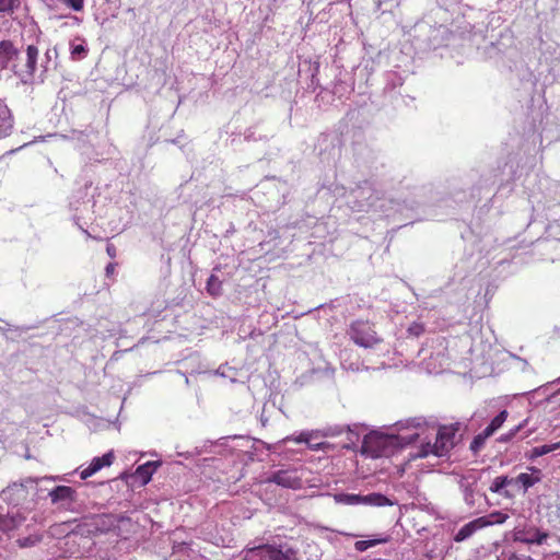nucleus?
Here are the masks:
<instances>
[{"mask_svg":"<svg viewBox=\"0 0 560 560\" xmlns=\"http://www.w3.org/2000/svg\"><path fill=\"white\" fill-rule=\"evenodd\" d=\"M485 517H486V522H488V526H490L493 524L504 523L509 516H508V514L502 513V512H492L491 514H489L488 516H485Z\"/></svg>","mask_w":560,"mask_h":560,"instance_id":"nucleus-26","label":"nucleus"},{"mask_svg":"<svg viewBox=\"0 0 560 560\" xmlns=\"http://www.w3.org/2000/svg\"><path fill=\"white\" fill-rule=\"evenodd\" d=\"M491 435H486V431L477 434L469 445L470 451L477 454L483 447L486 440Z\"/></svg>","mask_w":560,"mask_h":560,"instance_id":"nucleus-23","label":"nucleus"},{"mask_svg":"<svg viewBox=\"0 0 560 560\" xmlns=\"http://www.w3.org/2000/svg\"><path fill=\"white\" fill-rule=\"evenodd\" d=\"M40 540H42V536L40 535H30V536L24 537V538H19L16 540V544L21 548H27V547L35 546Z\"/></svg>","mask_w":560,"mask_h":560,"instance_id":"nucleus-25","label":"nucleus"},{"mask_svg":"<svg viewBox=\"0 0 560 560\" xmlns=\"http://www.w3.org/2000/svg\"><path fill=\"white\" fill-rule=\"evenodd\" d=\"M513 479H514L513 485H522L524 490H527L528 488L533 487L536 482L539 481V478L533 477L532 475L526 474V472H522L516 478H513Z\"/></svg>","mask_w":560,"mask_h":560,"instance_id":"nucleus-22","label":"nucleus"},{"mask_svg":"<svg viewBox=\"0 0 560 560\" xmlns=\"http://www.w3.org/2000/svg\"><path fill=\"white\" fill-rule=\"evenodd\" d=\"M508 418V411L502 410L498 416H495L491 422L487 425V428L483 430L486 431V435H492L495 431H498L503 423L505 422Z\"/></svg>","mask_w":560,"mask_h":560,"instance_id":"nucleus-15","label":"nucleus"},{"mask_svg":"<svg viewBox=\"0 0 560 560\" xmlns=\"http://www.w3.org/2000/svg\"><path fill=\"white\" fill-rule=\"evenodd\" d=\"M14 118L11 109L3 98H0V140L12 133Z\"/></svg>","mask_w":560,"mask_h":560,"instance_id":"nucleus-9","label":"nucleus"},{"mask_svg":"<svg viewBox=\"0 0 560 560\" xmlns=\"http://www.w3.org/2000/svg\"><path fill=\"white\" fill-rule=\"evenodd\" d=\"M559 448H560V442L549 444V445L546 444V445L535 447L534 454L537 456H542V455H546V454H548L552 451L559 450Z\"/></svg>","mask_w":560,"mask_h":560,"instance_id":"nucleus-27","label":"nucleus"},{"mask_svg":"<svg viewBox=\"0 0 560 560\" xmlns=\"http://www.w3.org/2000/svg\"><path fill=\"white\" fill-rule=\"evenodd\" d=\"M59 1L77 12L82 11L84 8V0H59Z\"/></svg>","mask_w":560,"mask_h":560,"instance_id":"nucleus-28","label":"nucleus"},{"mask_svg":"<svg viewBox=\"0 0 560 560\" xmlns=\"http://www.w3.org/2000/svg\"><path fill=\"white\" fill-rule=\"evenodd\" d=\"M287 440H291L290 438H287ZM295 443H305L307 444L310 450L318 451L323 450L325 446V443L319 444H312V433L310 432H302L299 436L292 439Z\"/></svg>","mask_w":560,"mask_h":560,"instance_id":"nucleus-19","label":"nucleus"},{"mask_svg":"<svg viewBox=\"0 0 560 560\" xmlns=\"http://www.w3.org/2000/svg\"><path fill=\"white\" fill-rule=\"evenodd\" d=\"M206 289L211 296L218 298L222 294V281L219 277L211 275L207 281Z\"/></svg>","mask_w":560,"mask_h":560,"instance_id":"nucleus-18","label":"nucleus"},{"mask_svg":"<svg viewBox=\"0 0 560 560\" xmlns=\"http://www.w3.org/2000/svg\"><path fill=\"white\" fill-rule=\"evenodd\" d=\"M268 482H273L278 486L290 488V489H299L302 486V480L299 478L295 472L290 470H278L273 472L269 478Z\"/></svg>","mask_w":560,"mask_h":560,"instance_id":"nucleus-6","label":"nucleus"},{"mask_svg":"<svg viewBox=\"0 0 560 560\" xmlns=\"http://www.w3.org/2000/svg\"><path fill=\"white\" fill-rule=\"evenodd\" d=\"M51 503L73 502L75 500V490L68 486H57L48 493Z\"/></svg>","mask_w":560,"mask_h":560,"instance_id":"nucleus-12","label":"nucleus"},{"mask_svg":"<svg viewBox=\"0 0 560 560\" xmlns=\"http://www.w3.org/2000/svg\"><path fill=\"white\" fill-rule=\"evenodd\" d=\"M38 48L35 45H28L25 50L24 59H16L12 63L13 72L22 79H32L37 70Z\"/></svg>","mask_w":560,"mask_h":560,"instance_id":"nucleus-5","label":"nucleus"},{"mask_svg":"<svg viewBox=\"0 0 560 560\" xmlns=\"http://www.w3.org/2000/svg\"><path fill=\"white\" fill-rule=\"evenodd\" d=\"M320 442H316V444H319ZM312 444H315V441L312 440Z\"/></svg>","mask_w":560,"mask_h":560,"instance_id":"nucleus-33","label":"nucleus"},{"mask_svg":"<svg viewBox=\"0 0 560 560\" xmlns=\"http://www.w3.org/2000/svg\"><path fill=\"white\" fill-rule=\"evenodd\" d=\"M115 455L113 451L107 452L101 457H94L90 465L80 472L81 479L85 480L96 474L103 467H108L113 464Z\"/></svg>","mask_w":560,"mask_h":560,"instance_id":"nucleus-8","label":"nucleus"},{"mask_svg":"<svg viewBox=\"0 0 560 560\" xmlns=\"http://www.w3.org/2000/svg\"><path fill=\"white\" fill-rule=\"evenodd\" d=\"M548 538V534L537 528L517 529L514 534V540L527 545H542Z\"/></svg>","mask_w":560,"mask_h":560,"instance_id":"nucleus-7","label":"nucleus"},{"mask_svg":"<svg viewBox=\"0 0 560 560\" xmlns=\"http://www.w3.org/2000/svg\"><path fill=\"white\" fill-rule=\"evenodd\" d=\"M458 423H453L448 425H442L439 428L435 442L431 446L428 444L430 451H423L422 456H428L430 453L436 456L446 455L455 445V435L458 431Z\"/></svg>","mask_w":560,"mask_h":560,"instance_id":"nucleus-3","label":"nucleus"},{"mask_svg":"<svg viewBox=\"0 0 560 560\" xmlns=\"http://www.w3.org/2000/svg\"><path fill=\"white\" fill-rule=\"evenodd\" d=\"M336 503L346 505H359L361 504L362 495L352 493H337L334 495Z\"/></svg>","mask_w":560,"mask_h":560,"instance_id":"nucleus-16","label":"nucleus"},{"mask_svg":"<svg viewBox=\"0 0 560 560\" xmlns=\"http://www.w3.org/2000/svg\"><path fill=\"white\" fill-rule=\"evenodd\" d=\"M361 504L385 506V505H390L392 502L384 494L374 492V493H370L368 495H362Z\"/></svg>","mask_w":560,"mask_h":560,"instance_id":"nucleus-14","label":"nucleus"},{"mask_svg":"<svg viewBox=\"0 0 560 560\" xmlns=\"http://www.w3.org/2000/svg\"><path fill=\"white\" fill-rule=\"evenodd\" d=\"M488 526V522H486V517H478L467 524H465L455 535V541H464L469 538L472 534H475L478 529L485 528Z\"/></svg>","mask_w":560,"mask_h":560,"instance_id":"nucleus-10","label":"nucleus"},{"mask_svg":"<svg viewBox=\"0 0 560 560\" xmlns=\"http://www.w3.org/2000/svg\"><path fill=\"white\" fill-rule=\"evenodd\" d=\"M522 428V425L516 427L515 429L511 430L506 435L501 438V441H509L511 440Z\"/></svg>","mask_w":560,"mask_h":560,"instance_id":"nucleus-30","label":"nucleus"},{"mask_svg":"<svg viewBox=\"0 0 560 560\" xmlns=\"http://www.w3.org/2000/svg\"><path fill=\"white\" fill-rule=\"evenodd\" d=\"M245 552L246 560H252L254 557L268 560H294L295 557V551L292 548L282 550L280 547L269 544L247 548Z\"/></svg>","mask_w":560,"mask_h":560,"instance_id":"nucleus-4","label":"nucleus"},{"mask_svg":"<svg viewBox=\"0 0 560 560\" xmlns=\"http://www.w3.org/2000/svg\"><path fill=\"white\" fill-rule=\"evenodd\" d=\"M88 50L83 45H77L71 50L72 59H81L86 55Z\"/></svg>","mask_w":560,"mask_h":560,"instance_id":"nucleus-29","label":"nucleus"},{"mask_svg":"<svg viewBox=\"0 0 560 560\" xmlns=\"http://www.w3.org/2000/svg\"><path fill=\"white\" fill-rule=\"evenodd\" d=\"M396 441L397 439L394 435L371 432L364 436L361 452L372 458L389 456Z\"/></svg>","mask_w":560,"mask_h":560,"instance_id":"nucleus-2","label":"nucleus"},{"mask_svg":"<svg viewBox=\"0 0 560 560\" xmlns=\"http://www.w3.org/2000/svg\"><path fill=\"white\" fill-rule=\"evenodd\" d=\"M19 57V50L11 40L0 42V65L5 68Z\"/></svg>","mask_w":560,"mask_h":560,"instance_id":"nucleus-13","label":"nucleus"},{"mask_svg":"<svg viewBox=\"0 0 560 560\" xmlns=\"http://www.w3.org/2000/svg\"><path fill=\"white\" fill-rule=\"evenodd\" d=\"M347 335L353 343L365 349L375 348L383 342V338L375 330L374 323L368 319L353 320L347 330Z\"/></svg>","mask_w":560,"mask_h":560,"instance_id":"nucleus-1","label":"nucleus"},{"mask_svg":"<svg viewBox=\"0 0 560 560\" xmlns=\"http://www.w3.org/2000/svg\"><path fill=\"white\" fill-rule=\"evenodd\" d=\"M20 3V0H0V13L12 14Z\"/></svg>","mask_w":560,"mask_h":560,"instance_id":"nucleus-24","label":"nucleus"},{"mask_svg":"<svg viewBox=\"0 0 560 560\" xmlns=\"http://www.w3.org/2000/svg\"><path fill=\"white\" fill-rule=\"evenodd\" d=\"M156 466L154 463L148 462L143 465H140L137 470L136 475L142 479L143 483H148L155 470Z\"/></svg>","mask_w":560,"mask_h":560,"instance_id":"nucleus-17","label":"nucleus"},{"mask_svg":"<svg viewBox=\"0 0 560 560\" xmlns=\"http://www.w3.org/2000/svg\"><path fill=\"white\" fill-rule=\"evenodd\" d=\"M24 521L25 517L20 513L0 514V530L8 534L19 528Z\"/></svg>","mask_w":560,"mask_h":560,"instance_id":"nucleus-11","label":"nucleus"},{"mask_svg":"<svg viewBox=\"0 0 560 560\" xmlns=\"http://www.w3.org/2000/svg\"><path fill=\"white\" fill-rule=\"evenodd\" d=\"M106 252L107 254L114 258L116 256V248L113 244H108L107 247H106Z\"/></svg>","mask_w":560,"mask_h":560,"instance_id":"nucleus-32","label":"nucleus"},{"mask_svg":"<svg viewBox=\"0 0 560 560\" xmlns=\"http://www.w3.org/2000/svg\"><path fill=\"white\" fill-rule=\"evenodd\" d=\"M513 483H514L513 478H509L508 476H498L493 479V481L490 486V491L493 493H500L503 490V488H505L509 485H513Z\"/></svg>","mask_w":560,"mask_h":560,"instance_id":"nucleus-21","label":"nucleus"},{"mask_svg":"<svg viewBox=\"0 0 560 560\" xmlns=\"http://www.w3.org/2000/svg\"><path fill=\"white\" fill-rule=\"evenodd\" d=\"M387 541H388V537H381V538L369 539V540H358L354 544V548L357 551L363 552L371 547H374L380 544H385Z\"/></svg>","mask_w":560,"mask_h":560,"instance_id":"nucleus-20","label":"nucleus"},{"mask_svg":"<svg viewBox=\"0 0 560 560\" xmlns=\"http://www.w3.org/2000/svg\"><path fill=\"white\" fill-rule=\"evenodd\" d=\"M115 268H116V264L115 262H109L106 268H105V272H106V276L107 277H110L114 275L115 272Z\"/></svg>","mask_w":560,"mask_h":560,"instance_id":"nucleus-31","label":"nucleus"}]
</instances>
